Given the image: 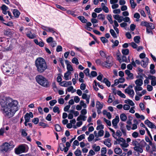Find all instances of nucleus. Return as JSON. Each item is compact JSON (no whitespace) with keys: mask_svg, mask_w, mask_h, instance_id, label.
<instances>
[{"mask_svg":"<svg viewBox=\"0 0 156 156\" xmlns=\"http://www.w3.org/2000/svg\"><path fill=\"white\" fill-rule=\"evenodd\" d=\"M65 62L66 65L67 71H69V72L73 71V69L70 64V62H69V61L67 60L65 61Z\"/></svg>","mask_w":156,"mask_h":156,"instance_id":"nucleus-12","label":"nucleus"},{"mask_svg":"<svg viewBox=\"0 0 156 156\" xmlns=\"http://www.w3.org/2000/svg\"><path fill=\"white\" fill-rule=\"evenodd\" d=\"M27 135V133L26 132L24 129H22L21 130V135L23 136H26Z\"/></svg>","mask_w":156,"mask_h":156,"instance_id":"nucleus-60","label":"nucleus"},{"mask_svg":"<svg viewBox=\"0 0 156 156\" xmlns=\"http://www.w3.org/2000/svg\"><path fill=\"white\" fill-rule=\"evenodd\" d=\"M26 152V147L23 144L19 145L15 149V152L16 154L18 155Z\"/></svg>","mask_w":156,"mask_h":156,"instance_id":"nucleus-7","label":"nucleus"},{"mask_svg":"<svg viewBox=\"0 0 156 156\" xmlns=\"http://www.w3.org/2000/svg\"><path fill=\"white\" fill-rule=\"evenodd\" d=\"M72 82L71 81H63L61 82L60 85L65 87H67L68 86H70L72 85Z\"/></svg>","mask_w":156,"mask_h":156,"instance_id":"nucleus-14","label":"nucleus"},{"mask_svg":"<svg viewBox=\"0 0 156 156\" xmlns=\"http://www.w3.org/2000/svg\"><path fill=\"white\" fill-rule=\"evenodd\" d=\"M34 116L32 112H30L29 113H27L24 117L25 121L29 122L30 119V117L32 118Z\"/></svg>","mask_w":156,"mask_h":156,"instance_id":"nucleus-10","label":"nucleus"},{"mask_svg":"<svg viewBox=\"0 0 156 156\" xmlns=\"http://www.w3.org/2000/svg\"><path fill=\"white\" fill-rule=\"evenodd\" d=\"M55 6L57 8L63 11H66V8L63 7L60 5L56 4H55Z\"/></svg>","mask_w":156,"mask_h":156,"instance_id":"nucleus-35","label":"nucleus"},{"mask_svg":"<svg viewBox=\"0 0 156 156\" xmlns=\"http://www.w3.org/2000/svg\"><path fill=\"white\" fill-rule=\"evenodd\" d=\"M148 28H150L151 29H153L154 28V25L152 23H148V27H147Z\"/></svg>","mask_w":156,"mask_h":156,"instance_id":"nucleus-51","label":"nucleus"},{"mask_svg":"<svg viewBox=\"0 0 156 156\" xmlns=\"http://www.w3.org/2000/svg\"><path fill=\"white\" fill-rule=\"evenodd\" d=\"M94 138V136L93 134H90L88 137V140L89 142L91 141Z\"/></svg>","mask_w":156,"mask_h":156,"instance_id":"nucleus-43","label":"nucleus"},{"mask_svg":"<svg viewBox=\"0 0 156 156\" xmlns=\"http://www.w3.org/2000/svg\"><path fill=\"white\" fill-rule=\"evenodd\" d=\"M104 121L109 126H111V121L105 118H104Z\"/></svg>","mask_w":156,"mask_h":156,"instance_id":"nucleus-50","label":"nucleus"},{"mask_svg":"<svg viewBox=\"0 0 156 156\" xmlns=\"http://www.w3.org/2000/svg\"><path fill=\"white\" fill-rule=\"evenodd\" d=\"M46 30H45L46 31L48 32H51L53 34H54L55 33L57 34H58V32L56 31V29H54V28L48 27L47 29H46Z\"/></svg>","mask_w":156,"mask_h":156,"instance_id":"nucleus-17","label":"nucleus"},{"mask_svg":"<svg viewBox=\"0 0 156 156\" xmlns=\"http://www.w3.org/2000/svg\"><path fill=\"white\" fill-rule=\"evenodd\" d=\"M72 62L73 63H75L77 65L79 64L78 60L76 57H74L72 59Z\"/></svg>","mask_w":156,"mask_h":156,"instance_id":"nucleus-37","label":"nucleus"},{"mask_svg":"<svg viewBox=\"0 0 156 156\" xmlns=\"http://www.w3.org/2000/svg\"><path fill=\"white\" fill-rule=\"evenodd\" d=\"M128 77H127L126 79L128 80L129 79L130 80H132L133 79V73H131L128 75H127Z\"/></svg>","mask_w":156,"mask_h":156,"instance_id":"nucleus-53","label":"nucleus"},{"mask_svg":"<svg viewBox=\"0 0 156 156\" xmlns=\"http://www.w3.org/2000/svg\"><path fill=\"white\" fill-rule=\"evenodd\" d=\"M114 152L115 154L120 155L122 153V151L119 147L115 148L114 150Z\"/></svg>","mask_w":156,"mask_h":156,"instance_id":"nucleus-20","label":"nucleus"},{"mask_svg":"<svg viewBox=\"0 0 156 156\" xmlns=\"http://www.w3.org/2000/svg\"><path fill=\"white\" fill-rule=\"evenodd\" d=\"M101 40L102 42L104 44L107 43L108 42V40L106 39V38L104 37H101Z\"/></svg>","mask_w":156,"mask_h":156,"instance_id":"nucleus-47","label":"nucleus"},{"mask_svg":"<svg viewBox=\"0 0 156 156\" xmlns=\"http://www.w3.org/2000/svg\"><path fill=\"white\" fill-rule=\"evenodd\" d=\"M144 123L147 125L151 129L156 128V126L148 119L145 120L144 121Z\"/></svg>","mask_w":156,"mask_h":156,"instance_id":"nucleus-11","label":"nucleus"},{"mask_svg":"<svg viewBox=\"0 0 156 156\" xmlns=\"http://www.w3.org/2000/svg\"><path fill=\"white\" fill-rule=\"evenodd\" d=\"M99 54L103 58H106V54L105 52L102 50H101L99 51Z\"/></svg>","mask_w":156,"mask_h":156,"instance_id":"nucleus-41","label":"nucleus"},{"mask_svg":"<svg viewBox=\"0 0 156 156\" xmlns=\"http://www.w3.org/2000/svg\"><path fill=\"white\" fill-rule=\"evenodd\" d=\"M148 60V58H145L144 60H142L141 62V66L143 67H146L147 65Z\"/></svg>","mask_w":156,"mask_h":156,"instance_id":"nucleus-13","label":"nucleus"},{"mask_svg":"<svg viewBox=\"0 0 156 156\" xmlns=\"http://www.w3.org/2000/svg\"><path fill=\"white\" fill-rule=\"evenodd\" d=\"M77 18L83 23H86L87 21V20L83 16H78Z\"/></svg>","mask_w":156,"mask_h":156,"instance_id":"nucleus-21","label":"nucleus"},{"mask_svg":"<svg viewBox=\"0 0 156 156\" xmlns=\"http://www.w3.org/2000/svg\"><path fill=\"white\" fill-rule=\"evenodd\" d=\"M58 76L57 77V81L58 83H61L62 80V76L61 74L59 73L58 74Z\"/></svg>","mask_w":156,"mask_h":156,"instance_id":"nucleus-45","label":"nucleus"},{"mask_svg":"<svg viewBox=\"0 0 156 156\" xmlns=\"http://www.w3.org/2000/svg\"><path fill=\"white\" fill-rule=\"evenodd\" d=\"M71 73L70 72L67 71L66 73H65L64 75V79L66 80H69V76Z\"/></svg>","mask_w":156,"mask_h":156,"instance_id":"nucleus-27","label":"nucleus"},{"mask_svg":"<svg viewBox=\"0 0 156 156\" xmlns=\"http://www.w3.org/2000/svg\"><path fill=\"white\" fill-rule=\"evenodd\" d=\"M14 147V145L10 144L7 142L4 143L0 146V152L2 154L8 153L12 150Z\"/></svg>","mask_w":156,"mask_h":156,"instance_id":"nucleus-4","label":"nucleus"},{"mask_svg":"<svg viewBox=\"0 0 156 156\" xmlns=\"http://www.w3.org/2000/svg\"><path fill=\"white\" fill-rule=\"evenodd\" d=\"M127 118V116L124 113H122L120 115V119L122 121H125L126 120Z\"/></svg>","mask_w":156,"mask_h":156,"instance_id":"nucleus-25","label":"nucleus"},{"mask_svg":"<svg viewBox=\"0 0 156 156\" xmlns=\"http://www.w3.org/2000/svg\"><path fill=\"white\" fill-rule=\"evenodd\" d=\"M91 75L92 77H95L97 76V73L96 71H92L91 72Z\"/></svg>","mask_w":156,"mask_h":156,"instance_id":"nucleus-63","label":"nucleus"},{"mask_svg":"<svg viewBox=\"0 0 156 156\" xmlns=\"http://www.w3.org/2000/svg\"><path fill=\"white\" fill-rule=\"evenodd\" d=\"M80 148L79 147L74 152V154L76 156H81V152L80 149Z\"/></svg>","mask_w":156,"mask_h":156,"instance_id":"nucleus-26","label":"nucleus"},{"mask_svg":"<svg viewBox=\"0 0 156 156\" xmlns=\"http://www.w3.org/2000/svg\"><path fill=\"white\" fill-rule=\"evenodd\" d=\"M130 108V106L129 105L125 104L124 105L123 108L125 110H128Z\"/></svg>","mask_w":156,"mask_h":156,"instance_id":"nucleus-57","label":"nucleus"},{"mask_svg":"<svg viewBox=\"0 0 156 156\" xmlns=\"http://www.w3.org/2000/svg\"><path fill=\"white\" fill-rule=\"evenodd\" d=\"M85 135L84 134H82L77 137V139L79 141H81L82 140L85 139Z\"/></svg>","mask_w":156,"mask_h":156,"instance_id":"nucleus-48","label":"nucleus"},{"mask_svg":"<svg viewBox=\"0 0 156 156\" xmlns=\"http://www.w3.org/2000/svg\"><path fill=\"white\" fill-rule=\"evenodd\" d=\"M111 139L110 138H108L105 140V141H103V143L108 147H111Z\"/></svg>","mask_w":156,"mask_h":156,"instance_id":"nucleus-16","label":"nucleus"},{"mask_svg":"<svg viewBox=\"0 0 156 156\" xmlns=\"http://www.w3.org/2000/svg\"><path fill=\"white\" fill-rule=\"evenodd\" d=\"M140 37L138 36H136L133 38L134 41L137 44H138L140 42Z\"/></svg>","mask_w":156,"mask_h":156,"instance_id":"nucleus-31","label":"nucleus"},{"mask_svg":"<svg viewBox=\"0 0 156 156\" xmlns=\"http://www.w3.org/2000/svg\"><path fill=\"white\" fill-rule=\"evenodd\" d=\"M3 73L5 75L11 76L14 73V70L13 69L9 67L8 64H4L1 67Z\"/></svg>","mask_w":156,"mask_h":156,"instance_id":"nucleus-5","label":"nucleus"},{"mask_svg":"<svg viewBox=\"0 0 156 156\" xmlns=\"http://www.w3.org/2000/svg\"><path fill=\"white\" fill-rule=\"evenodd\" d=\"M146 79H150L151 80H154L155 79H156V77L155 76H152L151 75H149L148 77H147V76L144 75V76Z\"/></svg>","mask_w":156,"mask_h":156,"instance_id":"nucleus-39","label":"nucleus"},{"mask_svg":"<svg viewBox=\"0 0 156 156\" xmlns=\"http://www.w3.org/2000/svg\"><path fill=\"white\" fill-rule=\"evenodd\" d=\"M133 145L134 146L133 147V149L135 151L137 152L138 149V142L136 140H133L132 142Z\"/></svg>","mask_w":156,"mask_h":156,"instance_id":"nucleus-18","label":"nucleus"},{"mask_svg":"<svg viewBox=\"0 0 156 156\" xmlns=\"http://www.w3.org/2000/svg\"><path fill=\"white\" fill-rule=\"evenodd\" d=\"M105 15L103 14L98 15V18L99 20H104L105 19Z\"/></svg>","mask_w":156,"mask_h":156,"instance_id":"nucleus-40","label":"nucleus"},{"mask_svg":"<svg viewBox=\"0 0 156 156\" xmlns=\"http://www.w3.org/2000/svg\"><path fill=\"white\" fill-rule=\"evenodd\" d=\"M136 92L137 91H139L142 90L143 88L142 87L139 86H136L134 88Z\"/></svg>","mask_w":156,"mask_h":156,"instance_id":"nucleus-55","label":"nucleus"},{"mask_svg":"<svg viewBox=\"0 0 156 156\" xmlns=\"http://www.w3.org/2000/svg\"><path fill=\"white\" fill-rule=\"evenodd\" d=\"M138 133L136 132H134L132 134V136L134 138L137 137L138 136Z\"/></svg>","mask_w":156,"mask_h":156,"instance_id":"nucleus-62","label":"nucleus"},{"mask_svg":"<svg viewBox=\"0 0 156 156\" xmlns=\"http://www.w3.org/2000/svg\"><path fill=\"white\" fill-rule=\"evenodd\" d=\"M89 71H90V70H89V69L87 68H86L83 71L84 73L85 74V75L87 76H88L90 77V74H89Z\"/></svg>","mask_w":156,"mask_h":156,"instance_id":"nucleus-46","label":"nucleus"},{"mask_svg":"<svg viewBox=\"0 0 156 156\" xmlns=\"http://www.w3.org/2000/svg\"><path fill=\"white\" fill-rule=\"evenodd\" d=\"M12 12L14 16L17 18L18 17L20 14V12L17 9H14Z\"/></svg>","mask_w":156,"mask_h":156,"instance_id":"nucleus-22","label":"nucleus"},{"mask_svg":"<svg viewBox=\"0 0 156 156\" xmlns=\"http://www.w3.org/2000/svg\"><path fill=\"white\" fill-rule=\"evenodd\" d=\"M103 82L105 83L106 85L108 87L111 85L110 82L106 78H104L103 80Z\"/></svg>","mask_w":156,"mask_h":156,"instance_id":"nucleus-24","label":"nucleus"},{"mask_svg":"<svg viewBox=\"0 0 156 156\" xmlns=\"http://www.w3.org/2000/svg\"><path fill=\"white\" fill-rule=\"evenodd\" d=\"M122 52L124 55H127L129 53V50L128 49H123L122 50Z\"/></svg>","mask_w":156,"mask_h":156,"instance_id":"nucleus-36","label":"nucleus"},{"mask_svg":"<svg viewBox=\"0 0 156 156\" xmlns=\"http://www.w3.org/2000/svg\"><path fill=\"white\" fill-rule=\"evenodd\" d=\"M86 84L84 83H82L80 86V89L82 90H84L86 88Z\"/></svg>","mask_w":156,"mask_h":156,"instance_id":"nucleus-64","label":"nucleus"},{"mask_svg":"<svg viewBox=\"0 0 156 156\" xmlns=\"http://www.w3.org/2000/svg\"><path fill=\"white\" fill-rule=\"evenodd\" d=\"M106 58V61L102 62L101 66L103 67L110 68L113 65L112 62V57L110 56H108Z\"/></svg>","mask_w":156,"mask_h":156,"instance_id":"nucleus-6","label":"nucleus"},{"mask_svg":"<svg viewBox=\"0 0 156 156\" xmlns=\"http://www.w3.org/2000/svg\"><path fill=\"white\" fill-rule=\"evenodd\" d=\"M53 41V39L51 37H49L46 39V41L48 43H51Z\"/></svg>","mask_w":156,"mask_h":156,"instance_id":"nucleus-52","label":"nucleus"},{"mask_svg":"<svg viewBox=\"0 0 156 156\" xmlns=\"http://www.w3.org/2000/svg\"><path fill=\"white\" fill-rule=\"evenodd\" d=\"M119 119L118 115L116 116L115 118L112 120V124L115 129L117 128V124L119 122Z\"/></svg>","mask_w":156,"mask_h":156,"instance_id":"nucleus-9","label":"nucleus"},{"mask_svg":"<svg viewBox=\"0 0 156 156\" xmlns=\"http://www.w3.org/2000/svg\"><path fill=\"white\" fill-rule=\"evenodd\" d=\"M26 35L30 39H33L36 38V34H33L30 31L28 32L26 34Z\"/></svg>","mask_w":156,"mask_h":156,"instance_id":"nucleus-15","label":"nucleus"},{"mask_svg":"<svg viewBox=\"0 0 156 156\" xmlns=\"http://www.w3.org/2000/svg\"><path fill=\"white\" fill-rule=\"evenodd\" d=\"M135 83L136 85V86L140 87L143 84V81L141 79H137L135 81Z\"/></svg>","mask_w":156,"mask_h":156,"instance_id":"nucleus-19","label":"nucleus"},{"mask_svg":"<svg viewBox=\"0 0 156 156\" xmlns=\"http://www.w3.org/2000/svg\"><path fill=\"white\" fill-rule=\"evenodd\" d=\"M101 154H105L107 152V149L106 147H103L101 148Z\"/></svg>","mask_w":156,"mask_h":156,"instance_id":"nucleus-54","label":"nucleus"},{"mask_svg":"<svg viewBox=\"0 0 156 156\" xmlns=\"http://www.w3.org/2000/svg\"><path fill=\"white\" fill-rule=\"evenodd\" d=\"M55 129L57 132H60L61 131L62 128L61 126L58 124H56L55 125Z\"/></svg>","mask_w":156,"mask_h":156,"instance_id":"nucleus-30","label":"nucleus"},{"mask_svg":"<svg viewBox=\"0 0 156 156\" xmlns=\"http://www.w3.org/2000/svg\"><path fill=\"white\" fill-rule=\"evenodd\" d=\"M148 23L146 21H142L140 23V25L142 26H145L146 27V28H147L148 27Z\"/></svg>","mask_w":156,"mask_h":156,"instance_id":"nucleus-49","label":"nucleus"},{"mask_svg":"<svg viewBox=\"0 0 156 156\" xmlns=\"http://www.w3.org/2000/svg\"><path fill=\"white\" fill-rule=\"evenodd\" d=\"M80 104L82 107L83 106L84 108H86L87 107L86 104L84 103V101L83 100L80 101Z\"/></svg>","mask_w":156,"mask_h":156,"instance_id":"nucleus-56","label":"nucleus"},{"mask_svg":"<svg viewBox=\"0 0 156 156\" xmlns=\"http://www.w3.org/2000/svg\"><path fill=\"white\" fill-rule=\"evenodd\" d=\"M96 107L97 109H101L103 108V105L99 101H97L96 102Z\"/></svg>","mask_w":156,"mask_h":156,"instance_id":"nucleus-29","label":"nucleus"},{"mask_svg":"<svg viewBox=\"0 0 156 156\" xmlns=\"http://www.w3.org/2000/svg\"><path fill=\"white\" fill-rule=\"evenodd\" d=\"M78 1H64V2H62L63 4L64 5L68 6L69 5V3H70L72 2H77Z\"/></svg>","mask_w":156,"mask_h":156,"instance_id":"nucleus-28","label":"nucleus"},{"mask_svg":"<svg viewBox=\"0 0 156 156\" xmlns=\"http://www.w3.org/2000/svg\"><path fill=\"white\" fill-rule=\"evenodd\" d=\"M39 121V119L38 118H34L32 120V122L35 124H37Z\"/></svg>","mask_w":156,"mask_h":156,"instance_id":"nucleus-44","label":"nucleus"},{"mask_svg":"<svg viewBox=\"0 0 156 156\" xmlns=\"http://www.w3.org/2000/svg\"><path fill=\"white\" fill-rule=\"evenodd\" d=\"M35 79L37 83L43 87L48 88L50 86L51 83L48 79L42 75H37Z\"/></svg>","mask_w":156,"mask_h":156,"instance_id":"nucleus-3","label":"nucleus"},{"mask_svg":"<svg viewBox=\"0 0 156 156\" xmlns=\"http://www.w3.org/2000/svg\"><path fill=\"white\" fill-rule=\"evenodd\" d=\"M94 83L95 84V85L93 86V88L95 90L97 91L99 89L97 87V82L96 80H94Z\"/></svg>","mask_w":156,"mask_h":156,"instance_id":"nucleus-58","label":"nucleus"},{"mask_svg":"<svg viewBox=\"0 0 156 156\" xmlns=\"http://www.w3.org/2000/svg\"><path fill=\"white\" fill-rule=\"evenodd\" d=\"M4 34L7 36H10L12 35V33L11 31V30L9 29L4 31Z\"/></svg>","mask_w":156,"mask_h":156,"instance_id":"nucleus-23","label":"nucleus"},{"mask_svg":"<svg viewBox=\"0 0 156 156\" xmlns=\"http://www.w3.org/2000/svg\"><path fill=\"white\" fill-rule=\"evenodd\" d=\"M53 111L55 113L57 112L58 113H60V111L59 110V108L58 107L55 106L53 108Z\"/></svg>","mask_w":156,"mask_h":156,"instance_id":"nucleus-42","label":"nucleus"},{"mask_svg":"<svg viewBox=\"0 0 156 156\" xmlns=\"http://www.w3.org/2000/svg\"><path fill=\"white\" fill-rule=\"evenodd\" d=\"M39 126H42L43 128H45L46 127H49V126L48 124L45 123L43 122H40L39 123Z\"/></svg>","mask_w":156,"mask_h":156,"instance_id":"nucleus-32","label":"nucleus"},{"mask_svg":"<svg viewBox=\"0 0 156 156\" xmlns=\"http://www.w3.org/2000/svg\"><path fill=\"white\" fill-rule=\"evenodd\" d=\"M93 148L94 149V151L96 152L99 151L100 149V147L99 146H97L96 147L94 146Z\"/></svg>","mask_w":156,"mask_h":156,"instance_id":"nucleus-61","label":"nucleus"},{"mask_svg":"<svg viewBox=\"0 0 156 156\" xmlns=\"http://www.w3.org/2000/svg\"><path fill=\"white\" fill-rule=\"evenodd\" d=\"M146 145L147 143L144 141V139L141 140L140 142L138 144L137 152L142 153L143 151V148Z\"/></svg>","mask_w":156,"mask_h":156,"instance_id":"nucleus-8","label":"nucleus"},{"mask_svg":"<svg viewBox=\"0 0 156 156\" xmlns=\"http://www.w3.org/2000/svg\"><path fill=\"white\" fill-rule=\"evenodd\" d=\"M5 103L4 105L1 104L2 112L5 117L9 118H11L18 110V102L16 100L8 98L6 99Z\"/></svg>","mask_w":156,"mask_h":156,"instance_id":"nucleus-1","label":"nucleus"},{"mask_svg":"<svg viewBox=\"0 0 156 156\" xmlns=\"http://www.w3.org/2000/svg\"><path fill=\"white\" fill-rule=\"evenodd\" d=\"M110 32L111 33L112 36L114 38H117V36L116 35V34H115L114 30L112 29H111L110 30Z\"/></svg>","mask_w":156,"mask_h":156,"instance_id":"nucleus-33","label":"nucleus"},{"mask_svg":"<svg viewBox=\"0 0 156 156\" xmlns=\"http://www.w3.org/2000/svg\"><path fill=\"white\" fill-rule=\"evenodd\" d=\"M35 66L37 72L40 73H43L48 68L45 60L42 57H39L36 59Z\"/></svg>","mask_w":156,"mask_h":156,"instance_id":"nucleus-2","label":"nucleus"},{"mask_svg":"<svg viewBox=\"0 0 156 156\" xmlns=\"http://www.w3.org/2000/svg\"><path fill=\"white\" fill-rule=\"evenodd\" d=\"M56 102L57 101L56 100H52L51 101L49 102V104L51 106H53L55 104Z\"/></svg>","mask_w":156,"mask_h":156,"instance_id":"nucleus-59","label":"nucleus"},{"mask_svg":"<svg viewBox=\"0 0 156 156\" xmlns=\"http://www.w3.org/2000/svg\"><path fill=\"white\" fill-rule=\"evenodd\" d=\"M134 1H130L131 7L133 9H134L136 6V4L134 2Z\"/></svg>","mask_w":156,"mask_h":156,"instance_id":"nucleus-38","label":"nucleus"},{"mask_svg":"<svg viewBox=\"0 0 156 156\" xmlns=\"http://www.w3.org/2000/svg\"><path fill=\"white\" fill-rule=\"evenodd\" d=\"M107 19L108 20L110 23L111 24L113 23V21L112 19V16L111 14L108 15L107 16Z\"/></svg>","mask_w":156,"mask_h":156,"instance_id":"nucleus-34","label":"nucleus"}]
</instances>
